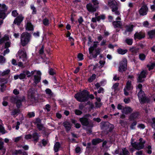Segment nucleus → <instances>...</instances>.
<instances>
[{"instance_id":"23","label":"nucleus","mask_w":155,"mask_h":155,"mask_svg":"<svg viewBox=\"0 0 155 155\" xmlns=\"http://www.w3.org/2000/svg\"><path fill=\"white\" fill-rule=\"evenodd\" d=\"M112 24L114 28H122V23L121 21H114L113 22Z\"/></svg>"},{"instance_id":"4","label":"nucleus","mask_w":155,"mask_h":155,"mask_svg":"<svg viewBox=\"0 0 155 155\" xmlns=\"http://www.w3.org/2000/svg\"><path fill=\"white\" fill-rule=\"evenodd\" d=\"M145 143V141L141 138L139 139V142H134L133 143L132 142H131V144L133 147L136 149L138 150L143 149Z\"/></svg>"},{"instance_id":"22","label":"nucleus","mask_w":155,"mask_h":155,"mask_svg":"<svg viewBox=\"0 0 155 155\" xmlns=\"http://www.w3.org/2000/svg\"><path fill=\"white\" fill-rule=\"evenodd\" d=\"M133 111V109L130 107H125L121 110L122 113L126 114H128L130 113Z\"/></svg>"},{"instance_id":"46","label":"nucleus","mask_w":155,"mask_h":155,"mask_svg":"<svg viewBox=\"0 0 155 155\" xmlns=\"http://www.w3.org/2000/svg\"><path fill=\"white\" fill-rule=\"evenodd\" d=\"M42 22L44 25L45 26H48L49 24V20L46 18L43 19Z\"/></svg>"},{"instance_id":"59","label":"nucleus","mask_w":155,"mask_h":155,"mask_svg":"<svg viewBox=\"0 0 155 155\" xmlns=\"http://www.w3.org/2000/svg\"><path fill=\"white\" fill-rule=\"evenodd\" d=\"M79 61H81L83 59V55L81 53H79L78 56Z\"/></svg>"},{"instance_id":"17","label":"nucleus","mask_w":155,"mask_h":155,"mask_svg":"<svg viewBox=\"0 0 155 155\" xmlns=\"http://www.w3.org/2000/svg\"><path fill=\"white\" fill-rule=\"evenodd\" d=\"M139 114L138 112L135 111L133 112L130 115L129 119L130 120L134 121L139 118Z\"/></svg>"},{"instance_id":"29","label":"nucleus","mask_w":155,"mask_h":155,"mask_svg":"<svg viewBox=\"0 0 155 155\" xmlns=\"http://www.w3.org/2000/svg\"><path fill=\"white\" fill-rule=\"evenodd\" d=\"M134 26L131 24L128 25H126L125 26V28H126V31L128 32H131L133 30V28Z\"/></svg>"},{"instance_id":"21","label":"nucleus","mask_w":155,"mask_h":155,"mask_svg":"<svg viewBox=\"0 0 155 155\" xmlns=\"http://www.w3.org/2000/svg\"><path fill=\"white\" fill-rule=\"evenodd\" d=\"M108 4L112 9L118 7L117 2L114 0H110Z\"/></svg>"},{"instance_id":"62","label":"nucleus","mask_w":155,"mask_h":155,"mask_svg":"<svg viewBox=\"0 0 155 155\" xmlns=\"http://www.w3.org/2000/svg\"><path fill=\"white\" fill-rule=\"evenodd\" d=\"M32 135L30 134L26 135L25 137V139L27 140L30 139L32 138Z\"/></svg>"},{"instance_id":"15","label":"nucleus","mask_w":155,"mask_h":155,"mask_svg":"<svg viewBox=\"0 0 155 155\" xmlns=\"http://www.w3.org/2000/svg\"><path fill=\"white\" fill-rule=\"evenodd\" d=\"M37 74L38 75H36L34 76V83L36 84H37L40 82L41 79V72L39 71H37Z\"/></svg>"},{"instance_id":"1","label":"nucleus","mask_w":155,"mask_h":155,"mask_svg":"<svg viewBox=\"0 0 155 155\" xmlns=\"http://www.w3.org/2000/svg\"><path fill=\"white\" fill-rule=\"evenodd\" d=\"M97 42H94V44L92 46H91L89 48V53L91 55L92 57L93 58H96L97 56L102 51L101 48H97Z\"/></svg>"},{"instance_id":"34","label":"nucleus","mask_w":155,"mask_h":155,"mask_svg":"<svg viewBox=\"0 0 155 155\" xmlns=\"http://www.w3.org/2000/svg\"><path fill=\"white\" fill-rule=\"evenodd\" d=\"M3 142L0 140V150H1L2 152V154L5 153V149L3 147Z\"/></svg>"},{"instance_id":"20","label":"nucleus","mask_w":155,"mask_h":155,"mask_svg":"<svg viewBox=\"0 0 155 155\" xmlns=\"http://www.w3.org/2000/svg\"><path fill=\"white\" fill-rule=\"evenodd\" d=\"M28 99H31V101L35 100V97L34 95V92L32 89H30L28 91Z\"/></svg>"},{"instance_id":"31","label":"nucleus","mask_w":155,"mask_h":155,"mask_svg":"<svg viewBox=\"0 0 155 155\" xmlns=\"http://www.w3.org/2000/svg\"><path fill=\"white\" fill-rule=\"evenodd\" d=\"M148 34L151 38L155 37V29L152 30L148 31Z\"/></svg>"},{"instance_id":"33","label":"nucleus","mask_w":155,"mask_h":155,"mask_svg":"<svg viewBox=\"0 0 155 155\" xmlns=\"http://www.w3.org/2000/svg\"><path fill=\"white\" fill-rule=\"evenodd\" d=\"M20 110L18 109H15L13 110L11 112V115L13 116H17L19 114Z\"/></svg>"},{"instance_id":"43","label":"nucleus","mask_w":155,"mask_h":155,"mask_svg":"<svg viewBox=\"0 0 155 155\" xmlns=\"http://www.w3.org/2000/svg\"><path fill=\"white\" fill-rule=\"evenodd\" d=\"M146 57V55L143 53L140 54L139 55V59L142 61H144Z\"/></svg>"},{"instance_id":"6","label":"nucleus","mask_w":155,"mask_h":155,"mask_svg":"<svg viewBox=\"0 0 155 155\" xmlns=\"http://www.w3.org/2000/svg\"><path fill=\"white\" fill-rule=\"evenodd\" d=\"M114 126L108 123H104L102 124L101 126V128L104 131H107V133H108V131L111 132L114 129Z\"/></svg>"},{"instance_id":"49","label":"nucleus","mask_w":155,"mask_h":155,"mask_svg":"<svg viewBox=\"0 0 155 155\" xmlns=\"http://www.w3.org/2000/svg\"><path fill=\"white\" fill-rule=\"evenodd\" d=\"M151 125L153 128L155 129V118H152L150 120Z\"/></svg>"},{"instance_id":"60","label":"nucleus","mask_w":155,"mask_h":155,"mask_svg":"<svg viewBox=\"0 0 155 155\" xmlns=\"http://www.w3.org/2000/svg\"><path fill=\"white\" fill-rule=\"evenodd\" d=\"M148 150H147V153L149 154L151 153L152 151L151 150V147L150 145H149L147 147Z\"/></svg>"},{"instance_id":"56","label":"nucleus","mask_w":155,"mask_h":155,"mask_svg":"<svg viewBox=\"0 0 155 155\" xmlns=\"http://www.w3.org/2000/svg\"><path fill=\"white\" fill-rule=\"evenodd\" d=\"M19 75V78L20 79H24L25 77V75L24 73L23 72V73H22L20 74Z\"/></svg>"},{"instance_id":"18","label":"nucleus","mask_w":155,"mask_h":155,"mask_svg":"<svg viewBox=\"0 0 155 155\" xmlns=\"http://www.w3.org/2000/svg\"><path fill=\"white\" fill-rule=\"evenodd\" d=\"M105 18L104 15H102L98 16L97 17L92 18L91 19V21L94 23L96 22L97 21H99L101 19L104 20Z\"/></svg>"},{"instance_id":"11","label":"nucleus","mask_w":155,"mask_h":155,"mask_svg":"<svg viewBox=\"0 0 155 155\" xmlns=\"http://www.w3.org/2000/svg\"><path fill=\"white\" fill-rule=\"evenodd\" d=\"M132 87L131 84V81H128L127 82L126 85L124 90V94L126 96H127L129 94L128 91L132 89Z\"/></svg>"},{"instance_id":"58","label":"nucleus","mask_w":155,"mask_h":155,"mask_svg":"<svg viewBox=\"0 0 155 155\" xmlns=\"http://www.w3.org/2000/svg\"><path fill=\"white\" fill-rule=\"evenodd\" d=\"M22 138V136H20L19 137H17L15 138L14 139V141L15 142H17L20 140H21Z\"/></svg>"},{"instance_id":"57","label":"nucleus","mask_w":155,"mask_h":155,"mask_svg":"<svg viewBox=\"0 0 155 155\" xmlns=\"http://www.w3.org/2000/svg\"><path fill=\"white\" fill-rule=\"evenodd\" d=\"M37 126L38 129L39 130H43L44 127L43 125L42 124H37Z\"/></svg>"},{"instance_id":"55","label":"nucleus","mask_w":155,"mask_h":155,"mask_svg":"<svg viewBox=\"0 0 155 155\" xmlns=\"http://www.w3.org/2000/svg\"><path fill=\"white\" fill-rule=\"evenodd\" d=\"M118 86L119 84L118 83H115L113 85L112 87V89H114V91H116Z\"/></svg>"},{"instance_id":"41","label":"nucleus","mask_w":155,"mask_h":155,"mask_svg":"<svg viewBox=\"0 0 155 155\" xmlns=\"http://www.w3.org/2000/svg\"><path fill=\"white\" fill-rule=\"evenodd\" d=\"M96 75L95 74H93L88 79V81L89 82H92L96 78Z\"/></svg>"},{"instance_id":"26","label":"nucleus","mask_w":155,"mask_h":155,"mask_svg":"<svg viewBox=\"0 0 155 155\" xmlns=\"http://www.w3.org/2000/svg\"><path fill=\"white\" fill-rule=\"evenodd\" d=\"M119 155H130V153L126 148H123L120 152Z\"/></svg>"},{"instance_id":"35","label":"nucleus","mask_w":155,"mask_h":155,"mask_svg":"<svg viewBox=\"0 0 155 155\" xmlns=\"http://www.w3.org/2000/svg\"><path fill=\"white\" fill-rule=\"evenodd\" d=\"M9 39V37L7 35H5L2 38L0 39V44L4 43L5 41H7Z\"/></svg>"},{"instance_id":"25","label":"nucleus","mask_w":155,"mask_h":155,"mask_svg":"<svg viewBox=\"0 0 155 155\" xmlns=\"http://www.w3.org/2000/svg\"><path fill=\"white\" fill-rule=\"evenodd\" d=\"M140 48H138L133 47L130 48L129 50L132 53V54L135 55L137 53L139 52Z\"/></svg>"},{"instance_id":"54","label":"nucleus","mask_w":155,"mask_h":155,"mask_svg":"<svg viewBox=\"0 0 155 155\" xmlns=\"http://www.w3.org/2000/svg\"><path fill=\"white\" fill-rule=\"evenodd\" d=\"M31 8L32 10V13L33 14H35L36 13V10L33 5H31Z\"/></svg>"},{"instance_id":"61","label":"nucleus","mask_w":155,"mask_h":155,"mask_svg":"<svg viewBox=\"0 0 155 155\" xmlns=\"http://www.w3.org/2000/svg\"><path fill=\"white\" fill-rule=\"evenodd\" d=\"M23 72L25 74V75H27L28 77H29L31 76L30 72L28 71H23Z\"/></svg>"},{"instance_id":"27","label":"nucleus","mask_w":155,"mask_h":155,"mask_svg":"<svg viewBox=\"0 0 155 155\" xmlns=\"http://www.w3.org/2000/svg\"><path fill=\"white\" fill-rule=\"evenodd\" d=\"M33 138V140L34 141L35 143L37 142L39 140V135L38 134L35 132L33 133L32 135Z\"/></svg>"},{"instance_id":"2","label":"nucleus","mask_w":155,"mask_h":155,"mask_svg":"<svg viewBox=\"0 0 155 155\" xmlns=\"http://www.w3.org/2000/svg\"><path fill=\"white\" fill-rule=\"evenodd\" d=\"M88 91L84 90L81 92L75 94L74 97L78 101L84 102L88 100Z\"/></svg>"},{"instance_id":"45","label":"nucleus","mask_w":155,"mask_h":155,"mask_svg":"<svg viewBox=\"0 0 155 155\" xmlns=\"http://www.w3.org/2000/svg\"><path fill=\"white\" fill-rule=\"evenodd\" d=\"M155 66V63H152L150 64H148L147 65V67L148 68L149 71H150L151 70L153 69Z\"/></svg>"},{"instance_id":"19","label":"nucleus","mask_w":155,"mask_h":155,"mask_svg":"<svg viewBox=\"0 0 155 155\" xmlns=\"http://www.w3.org/2000/svg\"><path fill=\"white\" fill-rule=\"evenodd\" d=\"M24 18V17L21 15H20L17 16L15 19L14 21V23L15 24H17L18 25H19L21 22L22 21Z\"/></svg>"},{"instance_id":"47","label":"nucleus","mask_w":155,"mask_h":155,"mask_svg":"<svg viewBox=\"0 0 155 155\" xmlns=\"http://www.w3.org/2000/svg\"><path fill=\"white\" fill-rule=\"evenodd\" d=\"M70 34L71 33L69 32H68V41H70L71 42V45H73L74 44V43L73 42L74 40L73 38L70 36Z\"/></svg>"},{"instance_id":"44","label":"nucleus","mask_w":155,"mask_h":155,"mask_svg":"<svg viewBox=\"0 0 155 155\" xmlns=\"http://www.w3.org/2000/svg\"><path fill=\"white\" fill-rule=\"evenodd\" d=\"M22 150H15L13 152V154L15 155H21Z\"/></svg>"},{"instance_id":"14","label":"nucleus","mask_w":155,"mask_h":155,"mask_svg":"<svg viewBox=\"0 0 155 155\" xmlns=\"http://www.w3.org/2000/svg\"><path fill=\"white\" fill-rule=\"evenodd\" d=\"M145 37V33L142 31L139 32H137L134 35V38L135 39H141L144 38Z\"/></svg>"},{"instance_id":"3","label":"nucleus","mask_w":155,"mask_h":155,"mask_svg":"<svg viewBox=\"0 0 155 155\" xmlns=\"http://www.w3.org/2000/svg\"><path fill=\"white\" fill-rule=\"evenodd\" d=\"M30 35L27 32L23 33L21 36V43L24 47L27 45L30 40Z\"/></svg>"},{"instance_id":"5","label":"nucleus","mask_w":155,"mask_h":155,"mask_svg":"<svg viewBox=\"0 0 155 155\" xmlns=\"http://www.w3.org/2000/svg\"><path fill=\"white\" fill-rule=\"evenodd\" d=\"M24 97L23 98L17 96H12L10 97V101L11 102L16 103V106L18 108H20L21 105V102L24 99Z\"/></svg>"},{"instance_id":"37","label":"nucleus","mask_w":155,"mask_h":155,"mask_svg":"<svg viewBox=\"0 0 155 155\" xmlns=\"http://www.w3.org/2000/svg\"><path fill=\"white\" fill-rule=\"evenodd\" d=\"M92 3H93V5L96 7L97 9L99 8V2L97 0H92L91 1Z\"/></svg>"},{"instance_id":"51","label":"nucleus","mask_w":155,"mask_h":155,"mask_svg":"<svg viewBox=\"0 0 155 155\" xmlns=\"http://www.w3.org/2000/svg\"><path fill=\"white\" fill-rule=\"evenodd\" d=\"M5 59L3 56H0V63L2 64L5 62Z\"/></svg>"},{"instance_id":"52","label":"nucleus","mask_w":155,"mask_h":155,"mask_svg":"<svg viewBox=\"0 0 155 155\" xmlns=\"http://www.w3.org/2000/svg\"><path fill=\"white\" fill-rule=\"evenodd\" d=\"M137 122L136 121H134L131 124L130 126V128L132 129H135V126L136 125Z\"/></svg>"},{"instance_id":"36","label":"nucleus","mask_w":155,"mask_h":155,"mask_svg":"<svg viewBox=\"0 0 155 155\" xmlns=\"http://www.w3.org/2000/svg\"><path fill=\"white\" fill-rule=\"evenodd\" d=\"M6 86L3 83H2L0 84V91L2 92H4L6 89Z\"/></svg>"},{"instance_id":"32","label":"nucleus","mask_w":155,"mask_h":155,"mask_svg":"<svg viewBox=\"0 0 155 155\" xmlns=\"http://www.w3.org/2000/svg\"><path fill=\"white\" fill-rule=\"evenodd\" d=\"M102 141L101 139L100 138H96L93 139L92 140V143L94 145H96L97 144L101 142Z\"/></svg>"},{"instance_id":"30","label":"nucleus","mask_w":155,"mask_h":155,"mask_svg":"<svg viewBox=\"0 0 155 155\" xmlns=\"http://www.w3.org/2000/svg\"><path fill=\"white\" fill-rule=\"evenodd\" d=\"M60 147V143L58 142H56L54 146V149L55 152H58Z\"/></svg>"},{"instance_id":"64","label":"nucleus","mask_w":155,"mask_h":155,"mask_svg":"<svg viewBox=\"0 0 155 155\" xmlns=\"http://www.w3.org/2000/svg\"><path fill=\"white\" fill-rule=\"evenodd\" d=\"M18 60L19 61V63H18V66H20V67L22 66L23 65V63H25L26 61H24L23 62L21 59H18Z\"/></svg>"},{"instance_id":"7","label":"nucleus","mask_w":155,"mask_h":155,"mask_svg":"<svg viewBox=\"0 0 155 155\" xmlns=\"http://www.w3.org/2000/svg\"><path fill=\"white\" fill-rule=\"evenodd\" d=\"M127 60L125 58H124L120 63L119 67V71L120 72L125 71L127 68Z\"/></svg>"},{"instance_id":"38","label":"nucleus","mask_w":155,"mask_h":155,"mask_svg":"<svg viewBox=\"0 0 155 155\" xmlns=\"http://www.w3.org/2000/svg\"><path fill=\"white\" fill-rule=\"evenodd\" d=\"M127 52V49L124 50L121 48H119L117 49L118 53L120 54H124Z\"/></svg>"},{"instance_id":"8","label":"nucleus","mask_w":155,"mask_h":155,"mask_svg":"<svg viewBox=\"0 0 155 155\" xmlns=\"http://www.w3.org/2000/svg\"><path fill=\"white\" fill-rule=\"evenodd\" d=\"M7 9V7L5 4H0V18L4 19L5 18Z\"/></svg>"},{"instance_id":"16","label":"nucleus","mask_w":155,"mask_h":155,"mask_svg":"<svg viewBox=\"0 0 155 155\" xmlns=\"http://www.w3.org/2000/svg\"><path fill=\"white\" fill-rule=\"evenodd\" d=\"M148 10V8L147 6L143 5L140 8L139 11L140 14L142 16L147 15Z\"/></svg>"},{"instance_id":"9","label":"nucleus","mask_w":155,"mask_h":155,"mask_svg":"<svg viewBox=\"0 0 155 155\" xmlns=\"http://www.w3.org/2000/svg\"><path fill=\"white\" fill-rule=\"evenodd\" d=\"M138 96L140 103H143L147 101V98L144 92L142 91H139L138 94Z\"/></svg>"},{"instance_id":"42","label":"nucleus","mask_w":155,"mask_h":155,"mask_svg":"<svg viewBox=\"0 0 155 155\" xmlns=\"http://www.w3.org/2000/svg\"><path fill=\"white\" fill-rule=\"evenodd\" d=\"M112 12L114 14L116 15H120V12L118 10V7L112 9Z\"/></svg>"},{"instance_id":"63","label":"nucleus","mask_w":155,"mask_h":155,"mask_svg":"<svg viewBox=\"0 0 155 155\" xmlns=\"http://www.w3.org/2000/svg\"><path fill=\"white\" fill-rule=\"evenodd\" d=\"M20 123L18 121L16 123V125L15 126H13V128H15V129L16 130H18L19 128V126L20 125Z\"/></svg>"},{"instance_id":"40","label":"nucleus","mask_w":155,"mask_h":155,"mask_svg":"<svg viewBox=\"0 0 155 155\" xmlns=\"http://www.w3.org/2000/svg\"><path fill=\"white\" fill-rule=\"evenodd\" d=\"M26 29L28 30L31 31L33 30V26L30 22H28L27 23Z\"/></svg>"},{"instance_id":"39","label":"nucleus","mask_w":155,"mask_h":155,"mask_svg":"<svg viewBox=\"0 0 155 155\" xmlns=\"http://www.w3.org/2000/svg\"><path fill=\"white\" fill-rule=\"evenodd\" d=\"M125 42L128 45H131L133 43V39L132 38H127L125 40Z\"/></svg>"},{"instance_id":"13","label":"nucleus","mask_w":155,"mask_h":155,"mask_svg":"<svg viewBox=\"0 0 155 155\" xmlns=\"http://www.w3.org/2000/svg\"><path fill=\"white\" fill-rule=\"evenodd\" d=\"M86 7L87 11L91 13L94 12L97 9L91 3H89L87 4Z\"/></svg>"},{"instance_id":"53","label":"nucleus","mask_w":155,"mask_h":155,"mask_svg":"<svg viewBox=\"0 0 155 155\" xmlns=\"http://www.w3.org/2000/svg\"><path fill=\"white\" fill-rule=\"evenodd\" d=\"M18 14L17 12V11L16 10H13L12 12V15L14 17H16L18 15Z\"/></svg>"},{"instance_id":"10","label":"nucleus","mask_w":155,"mask_h":155,"mask_svg":"<svg viewBox=\"0 0 155 155\" xmlns=\"http://www.w3.org/2000/svg\"><path fill=\"white\" fill-rule=\"evenodd\" d=\"M19 59H21L23 61H27V55L25 50H19L18 52Z\"/></svg>"},{"instance_id":"50","label":"nucleus","mask_w":155,"mask_h":155,"mask_svg":"<svg viewBox=\"0 0 155 155\" xmlns=\"http://www.w3.org/2000/svg\"><path fill=\"white\" fill-rule=\"evenodd\" d=\"M10 70L9 69H7L3 72L1 74L2 76H5V75H8L10 72Z\"/></svg>"},{"instance_id":"12","label":"nucleus","mask_w":155,"mask_h":155,"mask_svg":"<svg viewBox=\"0 0 155 155\" xmlns=\"http://www.w3.org/2000/svg\"><path fill=\"white\" fill-rule=\"evenodd\" d=\"M147 74V70L142 71L139 75L138 79V81L139 82H142L144 81V79L146 77Z\"/></svg>"},{"instance_id":"48","label":"nucleus","mask_w":155,"mask_h":155,"mask_svg":"<svg viewBox=\"0 0 155 155\" xmlns=\"http://www.w3.org/2000/svg\"><path fill=\"white\" fill-rule=\"evenodd\" d=\"M27 116L29 118H32L35 116V113L34 112H28Z\"/></svg>"},{"instance_id":"28","label":"nucleus","mask_w":155,"mask_h":155,"mask_svg":"<svg viewBox=\"0 0 155 155\" xmlns=\"http://www.w3.org/2000/svg\"><path fill=\"white\" fill-rule=\"evenodd\" d=\"M45 92L46 94L48 96L49 98H51L54 97V94L50 89H46L45 90Z\"/></svg>"},{"instance_id":"24","label":"nucleus","mask_w":155,"mask_h":155,"mask_svg":"<svg viewBox=\"0 0 155 155\" xmlns=\"http://www.w3.org/2000/svg\"><path fill=\"white\" fill-rule=\"evenodd\" d=\"M79 120L83 125L87 126L89 124L88 120L87 118L84 117L81 118Z\"/></svg>"}]
</instances>
